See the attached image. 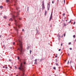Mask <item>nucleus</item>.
<instances>
[{
  "label": "nucleus",
  "instance_id": "22",
  "mask_svg": "<svg viewBox=\"0 0 76 76\" xmlns=\"http://www.w3.org/2000/svg\"><path fill=\"white\" fill-rule=\"evenodd\" d=\"M68 44L69 45H70V44H71V42H69Z\"/></svg>",
  "mask_w": 76,
  "mask_h": 76
},
{
  "label": "nucleus",
  "instance_id": "13",
  "mask_svg": "<svg viewBox=\"0 0 76 76\" xmlns=\"http://www.w3.org/2000/svg\"><path fill=\"white\" fill-rule=\"evenodd\" d=\"M64 26H66V25H66V23H64Z\"/></svg>",
  "mask_w": 76,
  "mask_h": 76
},
{
  "label": "nucleus",
  "instance_id": "35",
  "mask_svg": "<svg viewBox=\"0 0 76 76\" xmlns=\"http://www.w3.org/2000/svg\"><path fill=\"white\" fill-rule=\"evenodd\" d=\"M61 50V49H59L58 50L59 51H60Z\"/></svg>",
  "mask_w": 76,
  "mask_h": 76
},
{
  "label": "nucleus",
  "instance_id": "4",
  "mask_svg": "<svg viewBox=\"0 0 76 76\" xmlns=\"http://www.w3.org/2000/svg\"><path fill=\"white\" fill-rule=\"evenodd\" d=\"M42 10H44L45 9V5H44V1H42Z\"/></svg>",
  "mask_w": 76,
  "mask_h": 76
},
{
  "label": "nucleus",
  "instance_id": "30",
  "mask_svg": "<svg viewBox=\"0 0 76 76\" xmlns=\"http://www.w3.org/2000/svg\"><path fill=\"white\" fill-rule=\"evenodd\" d=\"M19 20H21V18H19Z\"/></svg>",
  "mask_w": 76,
  "mask_h": 76
},
{
  "label": "nucleus",
  "instance_id": "42",
  "mask_svg": "<svg viewBox=\"0 0 76 76\" xmlns=\"http://www.w3.org/2000/svg\"><path fill=\"white\" fill-rule=\"evenodd\" d=\"M8 25H9V26H10V24H9Z\"/></svg>",
  "mask_w": 76,
  "mask_h": 76
},
{
  "label": "nucleus",
  "instance_id": "1",
  "mask_svg": "<svg viewBox=\"0 0 76 76\" xmlns=\"http://www.w3.org/2000/svg\"><path fill=\"white\" fill-rule=\"evenodd\" d=\"M25 67L24 65H23L22 63H21L20 64V66L19 67H18V69L19 70H20L21 71H22L23 73L25 72V71L26 69H25Z\"/></svg>",
  "mask_w": 76,
  "mask_h": 76
},
{
  "label": "nucleus",
  "instance_id": "46",
  "mask_svg": "<svg viewBox=\"0 0 76 76\" xmlns=\"http://www.w3.org/2000/svg\"><path fill=\"white\" fill-rule=\"evenodd\" d=\"M76 41V39H75V41Z\"/></svg>",
  "mask_w": 76,
  "mask_h": 76
},
{
  "label": "nucleus",
  "instance_id": "11",
  "mask_svg": "<svg viewBox=\"0 0 76 76\" xmlns=\"http://www.w3.org/2000/svg\"><path fill=\"white\" fill-rule=\"evenodd\" d=\"M4 18V19H6L7 18V17L6 16H4L3 17Z\"/></svg>",
  "mask_w": 76,
  "mask_h": 76
},
{
  "label": "nucleus",
  "instance_id": "6",
  "mask_svg": "<svg viewBox=\"0 0 76 76\" xmlns=\"http://www.w3.org/2000/svg\"><path fill=\"white\" fill-rule=\"evenodd\" d=\"M14 29H15V30H16V31H17V34H18V31L19 29H18L17 28V27H16V26L14 27Z\"/></svg>",
  "mask_w": 76,
  "mask_h": 76
},
{
  "label": "nucleus",
  "instance_id": "16",
  "mask_svg": "<svg viewBox=\"0 0 76 76\" xmlns=\"http://www.w3.org/2000/svg\"><path fill=\"white\" fill-rule=\"evenodd\" d=\"M56 65L57 66H58V64L57 63H56Z\"/></svg>",
  "mask_w": 76,
  "mask_h": 76
},
{
  "label": "nucleus",
  "instance_id": "40",
  "mask_svg": "<svg viewBox=\"0 0 76 76\" xmlns=\"http://www.w3.org/2000/svg\"><path fill=\"white\" fill-rule=\"evenodd\" d=\"M70 63H72V61H70Z\"/></svg>",
  "mask_w": 76,
  "mask_h": 76
},
{
  "label": "nucleus",
  "instance_id": "17",
  "mask_svg": "<svg viewBox=\"0 0 76 76\" xmlns=\"http://www.w3.org/2000/svg\"><path fill=\"white\" fill-rule=\"evenodd\" d=\"M30 54H31V53H32V50H30Z\"/></svg>",
  "mask_w": 76,
  "mask_h": 76
},
{
  "label": "nucleus",
  "instance_id": "21",
  "mask_svg": "<svg viewBox=\"0 0 76 76\" xmlns=\"http://www.w3.org/2000/svg\"><path fill=\"white\" fill-rule=\"evenodd\" d=\"M62 15H63V16H64V15H65V13H64Z\"/></svg>",
  "mask_w": 76,
  "mask_h": 76
},
{
  "label": "nucleus",
  "instance_id": "2",
  "mask_svg": "<svg viewBox=\"0 0 76 76\" xmlns=\"http://www.w3.org/2000/svg\"><path fill=\"white\" fill-rule=\"evenodd\" d=\"M17 45H19H19L20 47V48H18V50H19L21 53H22V42L21 41L19 40H18V41H17Z\"/></svg>",
  "mask_w": 76,
  "mask_h": 76
},
{
  "label": "nucleus",
  "instance_id": "43",
  "mask_svg": "<svg viewBox=\"0 0 76 76\" xmlns=\"http://www.w3.org/2000/svg\"><path fill=\"white\" fill-rule=\"evenodd\" d=\"M18 59H19V57H18Z\"/></svg>",
  "mask_w": 76,
  "mask_h": 76
},
{
  "label": "nucleus",
  "instance_id": "31",
  "mask_svg": "<svg viewBox=\"0 0 76 76\" xmlns=\"http://www.w3.org/2000/svg\"><path fill=\"white\" fill-rule=\"evenodd\" d=\"M75 22L74 21L73 23V25H75Z\"/></svg>",
  "mask_w": 76,
  "mask_h": 76
},
{
  "label": "nucleus",
  "instance_id": "23",
  "mask_svg": "<svg viewBox=\"0 0 76 76\" xmlns=\"http://www.w3.org/2000/svg\"><path fill=\"white\" fill-rule=\"evenodd\" d=\"M69 49L70 50H72V48H69Z\"/></svg>",
  "mask_w": 76,
  "mask_h": 76
},
{
  "label": "nucleus",
  "instance_id": "34",
  "mask_svg": "<svg viewBox=\"0 0 76 76\" xmlns=\"http://www.w3.org/2000/svg\"><path fill=\"white\" fill-rule=\"evenodd\" d=\"M57 1L58 2H59V0H57Z\"/></svg>",
  "mask_w": 76,
  "mask_h": 76
},
{
  "label": "nucleus",
  "instance_id": "37",
  "mask_svg": "<svg viewBox=\"0 0 76 76\" xmlns=\"http://www.w3.org/2000/svg\"><path fill=\"white\" fill-rule=\"evenodd\" d=\"M63 36L62 35L61 36V38H63Z\"/></svg>",
  "mask_w": 76,
  "mask_h": 76
},
{
  "label": "nucleus",
  "instance_id": "28",
  "mask_svg": "<svg viewBox=\"0 0 76 76\" xmlns=\"http://www.w3.org/2000/svg\"><path fill=\"white\" fill-rule=\"evenodd\" d=\"M66 35V34L64 33V37H65V36Z\"/></svg>",
  "mask_w": 76,
  "mask_h": 76
},
{
  "label": "nucleus",
  "instance_id": "19",
  "mask_svg": "<svg viewBox=\"0 0 76 76\" xmlns=\"http://www.w3.org/2000/svg\"><path fill=\"white\" fill-rule=\"evenodd\" d=\"M37 59H35V60H34V61H35V62H37Z\"/></svg>",
  "mask_w": 76,
  "mask_h": 76
},
{
  "label": "nucleus",
  "instance_id": "8",
  "mask_svg": "<svg viewBox=\"0 0 76 76\" xmlns=\"http://www.w3.org/2000/svg\"><path fill=\"white\" fill-rule=\"evenodd\" d=\"M52 17H53V13H52L50 15V17L49 21H51V20L52 19Z\"/></svg>",
  "mask_w": 76,
  "mask_h": 76
},
{
  "label": "nucleus",
  "instance_id": "47",
  "mask_svg": "<svg viewBox=\"0 0 76 76\" xmlns=\"http://www.w3.org/2000/svg\"><path fill=\"white\" fill-rule=\"evenodd\" d=\"M28 8H29V7H28Z\"/></svg>",
  "mask_w": 76,
  "mask_h": 76
},
{
  "label": "nucleus",
  "instance_id": "25",
  "mask_svg": "<svg viewBox=\"0 0 76 76\" xmlns=\"http://www.w3.org/2000/svg\"><path fill=\"white\" fill-rule=\"evenodd\" d=\"M23 64H26V62H24Z\"/></svg>",
  "mask_w": 76,
  "mask_h": 76
},
{
  "label": "nucleus",
  "instance_id": "24",
  "mask_svg": "<svg viewBox=\"0 0 76 76\" xmlns=\"http://www.w3.org/2000/svg\"><path fill=\"white\" fill-rule=\"evenodd\" d=\"M53 69H54L55 70H56V67H54L53 68Z\"/></svg>",
  "mask_w": 76,
  "mask_h": 76
},
{
  "label": "nucleus",
  "instance_id": "5",
  "mask_svg": "<svg viewBox=\"0 0 76 76\" xmlns=\"http://www.w3.org/2000/svg\"><path fill=\"white\" fill-rule=\"evenodd\" d=\"M19 15V13L18 12H17V16H15V15H13L12 16V18H13L14 19H15V18H16L17 17H18Z\"/></svg>",
  "mask_w": 76,
  "mask_h": 76
},
{
  "label": "nucleus",
  "instance_id": "44",
  "mask_svg": "<svg viewBox=\"0 0 76 76\" xmlns=\"http://www.w3.org/2000/svg\"><path fill=\"white\" fill-rule=\"evenodd\" d=\"M67 60H65V61L66 62V61Z\"/></svg>",
  "mask_w": 76,
  "mask_h": 76
},
{
  "label": "nucleus",
  "instance_id": "45",
  "mask_svg": "<svg viewBox=\"0 0 76 76\" xmlns=\"http://www.w3.org/2000/svg\"><path fill=\"white\" fill-rule=\"evenodd\" d=\"M69 61H68V63H69Z\"/></svg>",
  "mask_w": 76,
  "mask_h": 76
},
{
  "label": "nucleus",
  "instance_id": "18",
  "mask_svg": "<svg viewBox=\"0 0 76 76\" xmlns=\"http://www.w3.org/2000/svg\"><path fill=\"white\" fill-rule=\"evenodd\" d=\"M0 8H1V9H2V8H3V6H0Z\"/></svg>",
  "mask_w": 76,
  "mask_h": 76
},
{
  "label": "nucleus",
  "instance_id": "26",
  "mask_svg": "<svg viewBox=\"0 0 76 76\" xmlns=\"http://www.w3.org/2000/svg\"><path fill=\"white\" fill-rule=\"evenodd\" d=\"M6 1H7V2H8V1H9V0H6Z\"/></svg>",
  "mask_w": 76,
  "mask_h": 76
},
{
  "label": "nucleus",
  "instance_id": "41",
  "mask_svg": "<svg viewBox=\"0 0 76 76\" xmlns=\"http://www.w3.org/2000/svg\"><path fill=\"white\" fill-rule=\"evenodd\" d=\"M22 31H24V29H23Z\"/></svg>",
  "mask_w": 76,
  "mask_h": 76
},
{
  "label": "nucleus",
  "instance_id": "20",
  "mask_svg": "<svg viewBox=\"0 0 76 76\" xmlns=\"http://www.w3.org/2000/svg\"><path fill=\"white\" fill-rule=\"evenodd\" d=\"M13 45H15V42H13Z\"/></svg>",
  "mask_w": 76,
  "mask_h": 76
},
{
  "label": "nucleus",
  "instance_id": "39",
  "mask_svg": "<svg viewBox=\"0 0 76 76\" xmlns=\"http://www.w3.org/2000/svg\"><path fill=\"white\" fill-rule=\"evenodd\" d=\"M64 3H65V0H64Z\"/></svg>",
  "mask_w": 76,
  "mask_h": 76
},
{
  "label": "nucleus",
  "instance_id": "7",
  "mask_svg": "<svg viewBox=\"0 0 76 76\" xmlns=\"http://www.w3.org/2000/svg\"><path fill=\"white\" fill-rule=\"evenodd\" d=\"M50 5L49 4H48V10H50Z\"/></svg>",
  "mask_w": 76,
  "mask_h": 76
},
{
  "label": "nucleus",
  "instance_id": "14",
  "mask_svg": "<svg viewBox=\"0 0 76 76\" xmlns=\"http://www.w3.org/2000/svg\"><path fill=\"white\" fill-rule=\"evenodd\" d=\"M34 64L36 65H37V62H35V63H34Z\"/></svg>",
  "mask_w": 76,
  "mask_h": 76
},
{
  "label": "nucleus",
  "instance_id": "9",
  "mask_svg": "<svg viewBox=\"0 0 76 76\" xmlns=\"http://www.w3.org/2000/svg\"><path fill=\"white\" fill-rule=\"evenodd\" d=\"M55 61H56V62H57V61H58V59H56L55 60Z\"/></svg>",
  "mask_w": 76,
  "mask_h": 76
},
{
  "label": "nucleus",
  "instance_id": "50",
  "mask_svg": "<svg viewBox=\"0 0 76 76\" xmlns=\"http://www.w3.org/2000/svg\"><path fill=\"white\" fill-rule=\"evenodd\" d=\"M50 76H51V75H50Z\"/></svg>",
  "mask_w": 76,
  "mask_h": 76
},
{
  "label": "nucleus",
  "instance_id": "49",
  "mask_svg": "<svg viewBox=\"0 0 76 76\" xmlns=\"http://www.w3.org/2000/svg\"><path fill=\"white\" fill-rule=\"evenodd\" d=\"M66 21H67V20H66Z\"/></svg>",
  "mask_w": 76,
  "mask_h": 76
},
{
  "label": "nucleus",
  "instance_id": "36",
  "mask_svg": "<svg viewBox=\"0 0 76 76\" xmlns=\"http://www.w3.org/2000/svg\"><path fill=\"white\" fill-rule=\"evenodd\" d=\"M4 67H4V66H3V68H4Z\"/></svg>",
  "mask_w": 76,
  "mask_h": 76
},
{
  "label": "nucleus",
  "instance_id": "32",
  "mask_svg": "<svg viewBox=\"0 0 76 76\" xmlns=\"http://www.w3.org/2000/svg\"><path fill=\"white\" fill-rule=\"evenodd\" d=\"M62 45H63V43H61V46H62Z\"/></svg>",
  "mask_w": 76,
  "mask_h": 76
},
{
  "label": "nucleus",
  "instance_id": "10",
  "mask_svg": "<svg viewBox=\"0 0 76 76\" xmlns=\"http://www.w3.org/2000/svg\"><path fill=\"white\" fill-rule=\"evenodd\" d=\"M47 11H45V15H47Z\"/></svg>",
  "mask_w": 76,
  "mask_h": 76
},
{
  "label": "nucleus",
  "instance_id": "48",
  "mask_svg": "<svg viewBox=\"0 0 76 76\" xmlns=\"http://www.w3.org/2000/svg\"><path fill=\"white\" fill-rule=\"evenodd\" d=\"M55 76H57V75H55Z\"/></svg>",
  "mask_w": 76,
  "mask_h": 76
},
{
  "label": "nucleus",
  "instance_id": "38",
  "mask_svg": "<svg viewBox=\"0 0 76 76\" xmlns=\"http://www.w3.org/2000/svg\"><path fill=\"white\" fill-rule=\"evenodd\" d=\"M5 68H6V69H7V67H5Z\"/></svg>",
  "mask_w": 76,
  "mask_h": 76
},
{
  "label": "nucleus",
  "instance_id": "12",
  "mask_svg": "<svg viewBox=\"0 0 76 76\" xmlns=\"http://www.w3.org/2000/svg\"><path fill=\"white\" fill-rule=\"evenodd\" d=\"M12 20H13L12 19V18H11L10 19V21H12Z\"/></svg>",
  "mask_w": 76,
  "mask_h": 76
},
{
  "label": "nucleus",
  "instance_id": "15",
  "mask_svg": "<svg viewBox=\"0 0 76 76\" xmlns=\"http://www.w3.org/2000/svg\"><path fill=\"white\" fill-rule=\"evenodd\" d=\"M75 37H76V36H75V35H74L73 36V37L74 38H75Z\"/></svg>",
  "mask_w": 76,
  "mask_h": 76
},
{
  "label": "nucleus",
  "instance_id": "29",
  "mask_svg": "<svg viewBox=\"0 0 76 76\" xmlns=\"http://www.w3.org/2000/svg\"><path fill=\"white\" fill-rule=\"evenodd\" d=\"M52 4H54V1H52Z\"/></svg>",
  "mask_w": 76,
  "mask_h": 76
},
{
  "label": "nucleus",
  "instance_id": "27",
  "mask_svg": "<svg viewBox=\"0 0 76 76\" xmlns=\"http://www.w3.org/2000/svg\"><path fill=\"white\" fill-rule=\"evenodd\" d=\"M71 22V20H70L69 22H68V23H70Z\"/></svg>",
  "mask_w": 76,
  "mask_h": 76
},
{
  "label": "nucleus",
  "instance_id": "3",
  "mask_svg": "<svg viewBox=\"0 0 76 76\" xmlns=\"http://www.w3.org/2000/svg\"><path fill=\"white\" fill-rule=\"evenodd\" d=\"M15 25L16 26H18L19 28H20V25H19V21L17 20H15Z\"/></svg>",
  "mask_w": 76,
  "mask_h": 76
},
{
  "label": "nucleus",
  "instance_id": "33",
  "mask_svg": "<svg viewBox=\"0 0 76 76\" xmlns=\"http://www.w3.org/2000/svg\"><path fill=\"white\" fill-rule=\"evenodd\" d=\"M57 55L55 56L56 58H57Z\"/></svg>",
  "mask_w": 76,
  "mask_h": 76
}]
</instances>
